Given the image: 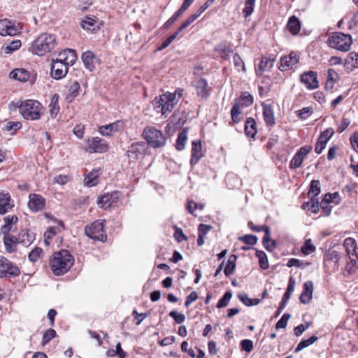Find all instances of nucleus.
<instances>
[{
	"mask_svg": "<svg viewBox=\"0 0 358 358\" xmlns=\"http://www.w3.org/2000/svg\"><path fill=\"white\" fill-rule=\"evenodd\" d=\"M9 107L10 110L19 108V111L23 117L29 120H36L40 119L43 110V108L41 103L33 99H28L24 101L11 102Z\"/></svg>",
	"mask_w": 358,
	"mask_h": 358,
	"instance_id": "f257e3e1",
	"label": "nucleus"
},
{
	"mask_svg": "<svg viewBox=\"0 0 358 358\" xmlns=\"http://www.w3.org/2000/svg\"><path fill=\"white\" fill-rule=\"evenodd\" d=\"M182 90L178 89L174 93L166 92L153 101L154 108L158 113L166 115L171 113L182 96Z\"/></svg>",
	"mask_w": 358,
	"mask_h": 358,
	"instance_id": "f03ea898",
	"label": "nucleus"
},
{
	"mask_svg": "<svg viewBox=\"0 0 358 358\" xmlns=\"http://www.w3.org/2000/svg\"><path fill=\"white\" fill-rule=\"evenodd\" d=\"M73 259L66 250L55 252L50 260L51 270L56 275L66 273L73 265Z\"/></svg>",
	"mask_w": 358,
	"mask_h": 358,
	"instance_id": "7ed1b4c3",
	"label": "nucleus"
},
{
	"mask_svg": "<svg viewBox=\"0 0 358 358\" xmlns=\"http://www.w3.org/2000/svg\"><path fill=\"white\" fill-rule=\"evenodd\" d=\"M55 46L54 35L42 34L32 43L33 52L42 56L50 52Z\"/></svg>",
	"mask_w": 358,
	"mask_h": 358,
	"instance_id": "20e7f679",
	"label": "nucleus"
},
{
	"mask_svg": "<svg viewBox=\"0 0 358 358\" xmlns=\"http://www.w3.org/2000/svg\"><path fill=\"white\" fill-rule=\"evenodd\" d=\"M142 136L153 148H162L166 145V138L164 134L154 127H145Z\"/></svg>",
	"mask_w": 358,
	"mask_h": 358,
	"instance_id": "39448f33",
	"label": "nucleus"
},
{
	"mask_svg": "<svg viewBox=\"0 0 358 358\" xmlns=\"http://www.w3.org/2000/svg\"><path fill=\"white\" fill-rule=\"evenodd\" d=\"M352 39L350 35L341 32H336L329 38L330 47L343 52H347L350 49Z\"/></svg>",
	"mask_w": 358,
	"mask_h": 358,
	"instance_id": "423d86ee",
	"label": "nucleus"
},
{
	"mask_svg": "<svg viewBox=\"0 0 358 358\" xmlns=\"http://www.w3.org/2000/svg\"><path fill=\"white\" fill-rule=\"evenodd\" d=\"M103 220H96L85 227V233L89 238L100 241H106V234L103 229Z\"/></svg>",
	"mask_w": 358,
	"mask_h": 358,
	"instance_id": "0eeeda50",
	"label": "nucleus"
},
{
	"mask_svg": "<svg viewBox=\"0 0 358 358\" xmlns=\"http://www.w3.org/2000/svg\"><path fill=\"white\" fill-rule=\"evenodd\" d=\"M20 275V268L15 263L0 256V278H15Z\"/></svg>",
	"mask_w": 358,
	"mask_h": 358,
	"instance_id": "6e6552de",
	"label": "nucleus"
},
{
	"mask_svg": "<svg viewBox=\"0 0 358 358\" xmlns=\"http://www.w3.org/2000/svg\"><path fill=\"white\" fill-rule=\"evenodd\" d=\"M87 144L91 152L103 153L107 152L108 150L107 141L99 137L89 138Z\"/></svg>",
	"mask_w": 358,
	"mask_h": 358,
	"instance_id": "1a4fd4ad",
	"label": "nucleus"
},
{
	"mask_svg": "<svg viewBox=\"0 0 358 358\" xmlns=\"http://www.w3.org/2000/svg\"><path fill=\"white\" fill-rule=\"evenodd\" d=\"M339 255L336 251L329 252L324 257V264L327 271L329 273L335 272L338 269Z\"/></svg>",
	"mask_w": 358,
	"mask_h": 358,
	"instance_id": "9d476101",
	"label": "nucleus"
},
{
	"mask_svg": "<svg viewBox=\"0 0 358 358\" xmlns=\"http://www.w3.org/2000/svg\"><path fill=\"white\" fill-rule=\"evenodd\" d=\"M68 72V66L61 62L52 59L51 64V75L56 80L64 78Z\"/></svg>",
	"mask_w": 358,
	"mask_h": 358,
	"instance_id": "9b49d317",
	"label": "nucleus"
},
{
	"mask_svg": "<svg viewBox=\"0 0 358 358\" xmlns=\"http://www.w3.org/2000/svg\"><path fill=\"white\" fill-rule=\"evenodd\" d=\"M29 199L28 206L31 211L38 212L43 209L45 200L41 195L30 194Z\"/></svg>",
	"mask_w": 358,
	"mask_h": 358,
	"instance_id": "f8f14e48",
	"label": "nucleus"
},
{
	"mask_svg": "<svg viewBox=\"0 0 358 358\" xmlns=\"http://www.w3.org/2000/svg\"><path fill=\"white\" fill-rule=\"evenodd\" d=\"M299 57L296 52H292L288 56L281 58L279 69L280 71H286L294 68L299 62Z\"/></svg>",
	"mask_w": 358,
	"mask_h": 358,
	"instance_id": "ddd939ff",
	"label": "nucleus"
},
{
	"mask_svg": "<svg viewBox=\"0 0 358 358\" xmlns=\"http://www.w3.org/2000/svg\"><path fill=\"white\" fill-rule=\"evenodd\" d=\"M120 199V192H113L107 193L99 198L98 203L101 208H107L113 203L118 201Z\"/></svg>",
	"mask_w": 358,
	"mask_h": 358,
	"instance_id": "4468645a",
	"label": "nucleus"
},
{
	"mask_svg": "<svg viewBox=\"0 0 358 358\" xmlns=\"http://www.w3.org/2000/svg\"><path fill=\"white\" fill-rule=\"evenodd\" d=\"M81 59L85 67L90 71H93L96 65L99 63V59L91 51H86L82 54Z\"/></svg>",
	"mask_w": 358,
	"mask_h": 358,
	"instance_id": "2eb2a0df",
	"label": "nucleus"
},
{
	"mask_svg": "<svg viewBox=\"0 0 358 358\" xmlns=\"http://www.w3.org/2000/svg\"><path fill=\"white\" fill-rule=\"evenodd\" d=\"M145 149V143L139 141L132 143L127 152V155L131 160H137L139 155H141Z\"/></svg>",
	"mask_w": 358,
	"mask_h": 358,
	"instance_id": "dca6fc26",
	"label": "nucleus"
},
{
	"mask_svg": "<svg viewBox=\"0 0 358 358\" xmlns=\"http://www.w3.org/2000/svg\"><path fill=\"white\" fill-rule=\"evenodd\" d=\"M123 122L116 121L113 123L99 127V132L103 136H109L113 133L120 131L123 127Z\"/></svg>",
	"mask_w": 358,
	"mask_h": 358,
	"instance_id": "f3484780",
	"label": "nucleus"
},
{
	"mask_svg": "<svg viewBox=\"0 0 358 358\" xmlns=\"http://www.w3.org/2000/svg\"><path fill=\"white\" fill-rule=\"evenodd\" d=\"M301 81L304 83L308 89L313 90L318 87L317 73L313 71L304 73L301 76Z\"/></svg>",
	"mask_w": 358,
	"mask_h": 358,
	"instance_id": "a211bd4d",
	"label": "nucleus"
},
{
	"mask_svg": "<svg viewBox=\"0 0 358 358\" xmlns=\"http://www.w3.org/2000/svg\"><path fill=\"white\" fill-rule=\"evenodd\" d=\"M190 164L192 166L196 164L203 156L202 146L200 141H194L192 143Z\"/></svg>",
	"mask_w": 358,
	"mask_h": 358,
	"instance_id": "6ab92c4d",
	"label": "nucleus"
},
{
	"mask_svg": "<svg viewBox=\"0 0 358 358\" xmlns=\"http://www.w3.org/2000/svg\"><path fill=\"white\" fill-rule=\"evenodd\" d=\"M343 246L345 248L346 253L348 255L350 259L352 261L355 262L357 257V253L356 251L357 245L354 238H347L344 241Z\"/></svg>",
	"mask_w": 358,
	"mask_h": 358,
	"instance_id": "aec40b11",
	"label": "nucleus"
},
{
	"mask_svg": "<svg viewBox=\"0 0 358 358\" xmlns=\"http://www.w3.org/2000/svg\"><path fill=\"white\" fill-rule=\"evenodd\" d=\"M313 283L312 281H307L304 283L303 291L300 295L301 303H308L313 298Z\"/></svg>",
	"mask_w": 358,
	"mask_h": 358,
	"instance_id": "412c9836",
	"label": "nucleus"
},
{
	"mask_svg": "<svg viewBox=\"0 0 358 358\" xmlns=\"http://www.w3.org/2000/svg\"><path fill=\"white\" fill-rule=\"evenodd\" d=\"M13 204L10 203V196L8 193L0 192V214H5L11 209Z\"/></svg>",
	"mask_w": 358,
	"mask_h": 358,
	"instance_id": "4be33fe9",
	"label": "nucleus"
},
{
	"mask_svg": "<svg viewBox=\"0 0 358 358\" xmlns=\"http://www.w3.org/2000/svg\"><path fill=\"white\" fill-rule=\"evenodd\" d=\"M19 243L25 247L29 246L35 239V235L32 232H29L27 229L21 231L18 236Z\"/></svg>",
	"mask_w": 358,
	"mask_h": 358,
	"instance_id": "5701e85b",
	"label": "nucleus"
},
{
	"mask_svg": "<svg viewBox=\"0 0 358 358\" xmlns=\"http://www.w3.org/2000/svg\"><path fill=\"white\" fill-rule=\"evenodd\" d=\"M196 93L199 96L206 99L208 95V86L206 80L200 78L196 83Z\"/></svg>",
	"mask_w": 358,
	"mask_h": 358,
	"instance_id": "b1692460",
	"label": "nucleus"
},
{
	"mask_svg": "<svg viewBox=\"0 0 358 358\" xmlns=\"http://www.w3.org/2000/svg\"><path fill=\"white\" fill-rule=\"evenodd\" d=\"M18 220L16 215H7L3 218L4 224L1 227V231L3 234H6L13 230V225Z\"/></svg>",
	"mask_w": 358,
	"mask_h": 358,
	"instance_id": "393cba45",
	"label": "nucleus"
},
{
	"mask_svg": "<svg viewBox=\"0 0 358 358\" xmlns=\"http://www.w3.org/2000/svg\"><path fill=\"white\" fill-rule=\"evenodd\" d=\"M248 227L255 231H264V236L263 237V245L264 248L268 251V226L264 225L262 227L257 226L254 224L252 222H250L248 223Z\"/></svg>",
	"mask_w": 358,
	"mask_h": 358,
	"instance_id": "a878e982",
	"label": "nucleus"
},
{
	"mask_svg": "<svg viewBox=\"0 0 358 358\" xmlns=\"http://www.w3.org/2000/svg\"><path fill=\"white\" fill-rule=\"evenodd\" d=\"M234 103L242 108L250 106L253 103L252 96L248 92L242 93L239 98L235 99Z\"/></svg>",
	"mask_w": 358,
	"mask_h": 358,
	"instance_id": "bb28decb",
	"label": "nucleus"
},
{
	"mask_svg": "<svg viewBox=\"0 0 358 358\" xmlns=\"http://www.w3.org/2000/svg\"><path fill=\"white\" fill-rule=\"evenodd\" d=\"M3 243L6 251L10 253L16 251V245L20 243L17 237L9 235L4 236Z\"/></svg>",
	"mask_w": 358,
	"mask_h": 358,
	"instance_id": "cd10ccee",
	"label": "nucleus"
},
{
	"mask_svg": "<svg viewBox=\"0 0 358 358\" xmlns=\"http://www.w3.org/2000/svg\"><path fill=\"white\" fill-rule=\"evenodd\" d=\"M188 128H183L182 130L178 134L176 143V150L181 151L185 148V144L187 141Z\"/></svg>",
	"mask_w": 358,
	"mask_h": 358,
	"instance_id": "c85d7f7f",
	"label": "nucleus"
},
{
	"mask_svg": "<svg viewBox=\"0 0 358 358\" xmlns=\"http://www.w3.org/2000/svg\"><path fill=\"white\" fill-rule=\"evenodd\" d=\"M10 76L19 81L26 82L29 80V73L24 69H17L11 71Z\"/></svg>",
	"mask_w": 358,
	"mask_h": 358,
	"instance_id": "c756f323",
	"label": "nucleus"
},
{
	"mask_svg": "<svg viewBox=\"0 0 358 358\" xmlns=\"http://www.w3.org/2000/svg\"><path fill=\"white\" fill-rule=\"evenodd\" d=\"M287 28L293 35L297 34L301 30L299 20L295 16H292L288 20Z\"/></svg>",
	"mask_w": 358,
	"mask_h": 358,
	"instance_id": "7c9ffc66",
	"label": "nucleus"
},
{
	"mask_svg": "<svg viewBox=\"0 0 358 358\" xmlns=\"http://www.w3.org/2000/svg\"><path fill=\"white\" fill-rule=\"evenodd\" d=\"M245 132L247 136L254 137L257 133L256 122L254 119L248 118L245 123Z\"/></svg>",
	"mask_w": 358,
	"mask_h": 358,
	"instance_id": "2f4dec72",
	"label": "nucleus"
},
{
	"mask_svg": "<svg viewBox=\"0 0 358 358\" xmlns=\"http://www.w3.org/2000/svg\"><path fill=\"white\" fill-rule=\"evenodd\" d=\"M302 208L307 211L317 213L319 211V203L317 199L312 197L310 201L303 203Z\"/></svg>",
	"mask_w": 358,
	"mask_h": 358,
	"instance_id": "473e14b6",
	"label": "nucleus"
},
{
	"mask_svg": "<svg viewBox=\"0 0 358 358\" xmlns=\"http://www.w3.org/2000/svg\"><path fill=\"white\" fill-rule=\"evenodd\" d=\"M236 255H231L229 257L227 264L224 269V273L226 276H229L234 273V269L236 268Z\"/></svg>",
	"mask_w": 358,
	"mask_h": 358,
	"instance_id": "72a5a7b5",
	"label": "nucleus"
},
{
	"mask_svg": "<svg viewBox=\"0 0 358 358\" xmlns=\"http://www.w3.org/2000/svg\"><path fill=\"white\" fill-rule=\"evenodd\" d=\"M243 108L238 106V104L234 103V106L231 110V116L234 123H238L243 119L242 110Z\"/></svg>",
	"mask_w": 358,
	"mask_h": 358,
	"instance_id": "f704fd0d",
	"label": "nucleus"
},
{
	"mask_svg": "<svg viewBox=\"0 0 358 358\" xmlns=\"http://www.w3.org/2000/svg\"><path fill=\"white\" fill-rule=\"evenodd\" d=\"M58 99L59 96L57 94H55L49 104L50 113L52 117H55L59 110Z\"/></svg>",
	"mask_w": 358,
	"mask_h": 358,
	"instance_id": "c9c22d12",
	"label": "nucleus"
},
{
	"mask_svg": "<svg viewBox=\"0 0 358 358\" xmlns=\"http://www.w3.org/2000/svg\"><path fill=\"white\" fill-rule=\"evenodd\" d=\"M318 340V337L316 336H312L311 337H310L308 339H305V340H302L299 344L298 345L296 346L294 352H300L301 350H302L303 349H304L305 348H307L308 347L309 345H312L313 343H314L315 341H317Z\"/></svg>",
	"mask_w": 358,
	"mask_h": 358,
	"instance_id": "e433bc0d",
	"label": "nucleus"
},
{
	"mask_svg": "<svg viewBox=\"0 0 358 358\" xmlns=\"http://www.w3.org/2000/svg\"><path fill=\"white\" fill-rule=\"evenodd\" d=\"M338 75L337 72L334 69L328 70L327 79L326 82V87L332 89L334 83L337 81Z\"/></svg>",
	"mask_w": 358,
	"mask_h": 358,
	"instance_id": "4c0bfd02",
	"label": "nucleus"
},
{
	"mask_svg": "<svg viewBox=\"0 0 358 358\" xmlns=\"http://www.w3.org/2000/svg\"><path fill=\"white\" fill-rule=\"evenodd\" d=\"M98 171H92L87 174L84 179L85 185L88 187H93L97 184Z\"/></svg>",
	"mask_w": 358,
	"mask_h": 358,
	"instance_id": "58836bf2",
	"label": "nucleus"
},
{
	"mask_svg": "<svg viewBox=\"0 0 358 358\" xmlns=\"http://www.w3.org/2000/svg\"><path fill=\"white\" fill-rule=\"evenodd\" d=\"M256 257L259 259V266L263 269L268 268V262L267 259L266 254L262 250H256Z\"/></svg>",
	"mask_w": 358,
	"mask_h": 358,
	"instance_id": "ea45409f",
	"label": "nucleus"
},
{
	"mask_svg": "<svg viewBox=\"0 0 358 358\" xmlns=\"http://www.w3.org/2000/svg\"><path fill=\"white\" fill-rule=\"evenodd\" d=\"M66 62L64 63L67 66H72L77 59L76 52L73 49H66Z\"/></svg>",
	"mask_w": 358,
	"mask_h": 358,
	"instance_id": "a19ab883",
	"label": "nucleus"
},
{
	"mask_svg": "<svg viewBox=\"0 0 358 358\" xmlns=\"http://www.w3.org/2000/svg\"><path fill=\"white\" fill-rule=\"evenodd\" d=\"M320 193V182L318 180H314L311 182L308 191V196H317Z\"/></svg>",
	"mask_w": 358,
	"mask_h": 358,
	"instance_id": "79ce46f5",
	"label": "nucleus"
},
{
	"mask_svg": "<svg viewBox=\"0 0 358 358\" xmlns=\"http://www.w3.org/2000/svg\"><path fill=\"white\" fill-rule=\"evenodd\" d=\"M339 199V194L335 192L334 194H326L323 198V204H330L331 203H337Z\"/></svg>",
	"mask_w": 358,
	"mask_h": 358,
	"instance_id": "37998d69",
	"label": "nucleus"
},
{
	"mask_svg": "<svg viewBox=\"0 0 358 358\" xmlns=\"http://www.w3.org/2000/svg\"><path fill=\"white\" fill-rule=\"evenodd\" d=\"M301 251L304 255H310L315 251V247L310 239L306 240L301 248Z\"/></svg>",
	"mask_w": 358,
	"mask_h": 358,
	"instance_id": "c03bdc74",
	"label": "nucleus"
},
{
	"mask_svg": "<svg viewBox=\"0 0 358 358\" xmlns=\"http://www.w3.org/2000/svg\"><path fill=\"white\" fill-rule=\"evenodd\" d=\"M232 297V293L231 291L226 292L224 296L219 300L217 308H221L227 306L230 299Z\"/></svg>",
	"mask_w": 358,
	"mask_h": 358,
	"instance_id": "a18cd8bd",
	"label": "nucleus"
},
{
	"mask_svg": "<svg viewBox=\"0 0 358 358\" xmlns=\"http://www.w3.org/2000/svg\"><path fill=\"white\" fill-rule=\"evenodd\" d=\"M255 1L256 0H245V8L243 10V13L245 17L250 16L252 13Z\"/></svg>",
	"mask_w": 358,
	"mask_h": 358,
	"instance_id": "49530a36",
	"label": "nucleus"
},
{
	"mask_svg": "<svg viewBox=\"0 0 358 358\" xmlns=\"http://www.w3.org/2000/svg\"><path fill=\"white\" fill-rule=\"evenodd\" d=\"M233 62H234V64L235 67L236 68L237 71H245V64L238 54L236 53L234 55Z\"/></svg>",
	"mask_w": 358,
	"mask_h": 358,
	"instance_id": "de8ad7c7",
	"label": "nucleus"
},
{
	"mask_svg": "<svg viewBox=\"0 0 358 358\" xmlns=\"http://www.w3.org/2000/svg\"><path fill=\"white\" fill-rule=\"evenodd\" d=\"M184 12L180 8L164 24L163 27L164 29H168L172 25L178 18L181 16Z\"/></svg>",
	"mask_w": 358,
	"mask_h": 358,
	"instance_id": "09e8293b",
	"label": "nucleus"
},
{
	"mask_svg": "<svg viewBox=\"0 0 358 358\" xmlns=\"http://www.w3.org/2000/svg\"><path fill=\"white\" fill-rule=\"evenodd\" d=\"M56 331L53 329H49L47 330L43 336L42 345H45L48 343L51 339L56 336Z\"/></svg>",
	"mask_w": 358,
	"mask_h": 358,
	"instance_id": "8fccbe9b",
	"label": "nucleus"
},
{
	"mask_svg": "<svg viewBox=\"0 0 358 358\" xmlns=\"http://www.w3.org/2000/svg\"><path fill=\"white\" fill-rule=\"evenodd\" d=\"M334 134V129L331 127H329V128L326 129L324 131H322L320 134L319 138H320V140L323 141L324 142L327 143L328 141L333 136Z\"/></svg>",
	"mask_w": 358,
	"mask_h": 358,
	"instance_id": "3c124183",
	"label": "nucleus"
},
{
	"mask_svg": "<svg viewBox=\"0 0 358 358\" xmlns=\"http://www.w3.org/2000/svg\"><path fill=\"white\" fill-rule=\"evenodd\" d=\"M80 88V84L77 81L73 82L69 88L68 96L71 98H75L78 95Z\"/></svg>",
	"mask_w": 358,
	"mask_h": 358,
	"instance_id": "603ef678",
	"label": "nucleus"
},
{
	"mask_svg": "<svg viewBox=\"0 0 358 358\" xmlns=\"http://www.w3.org/2000/svg\"><path fill=\"white\" fill-rule=\"evenodd\" d=\"M21 46V41L20 40L13 41L9 43L5 48V52L10 53L15 50H18Z\"/></svg>",
	"mask_w": 358,
	"mask_h": 358,
	"instance_id": "864d4df0",
	"label": "nucleus"
},
{
	"mask_svg": "<svg viewBox=\"0 0 358 358\" xmlns=\"http://www.w3.org/2000/svg\"><path fill=\"white\" fill-rule=\"evenodd\" d=\"M238 239L241 241L244 242L245 243L250 245H254L257 242V237L255 235H245L243 236H240Z\"/></svg>",
	"mask_w": 358,
	"mask_h": 358,
	"instance_id": "5fc2aeb1",
	"label": "nucleus"
},
{
	"mask_svg": "<svg viewBox=\"0 0 358 358\" xmlns=\"http://www.w3.org/2000/svg\"><path fill=\"white\" fill-rule=\"evenodd\" d=\"M303 161V158L297 152L292 157L289 166L291 169H296L299 167Z\"/></svg>",
	"mask_w": 358,
	"mask_h": 358,
	"instance_id": "6e6d98bb",
	"label": "nucleus"
},
{
	"mask_svg": "<svg viewBox=\"0 0 358 358\" xmlns=\"http://www.w3.org/2000/svg\"><path fill=\"white\" fill-rule=\"evenodd\" d=\"M268 63V58L262 57L259 64L256 69V73L258 76H260L263 74V72L265 71V69Z\"/></svg>",
	"mask_w": 358,
	"mask_h": 358,
	"instance_id": "4d7b16f0",
	"label": "nucleus"
},
{
	"mask_svg": "<svg viewBox=\"0 0 358 358\" xmlns=\"http://www.w3.org/2000/svg\"><path fill=\"white\" fill-rule=\"evenodd\" d=\"M169 316L171 317L178 324H181L185 320V315L182 313H179L176 310L171 311L169 313Z\"/></svg>",
	"mask_w": 358,
	"mask_h": 358,
	"instance_id": "13d9d810",
	"label": "nucleus"
},
{
	"mask_svg": "<svg viewBox=\"0 0 358 358\" xmlns=\"http://www.w3.org/2000/svg\"><path fill=\"white\" fill-rule=\"evenodd\" d=\"M289 318L290 315L289 313H285L280 320L276 323L275 328L277 329L285 328Z\"/></svg>",
	"mask_w": 358,
	"mask_h": 358,
	"instance_id": "bf43d9fd",
	"label": "nucleus"
},
{
	"mask_svg": "<svg viewBox=\"0 0 358 358\" xmlns=\"http://www.w3.org/2000/svg\"><path fill=\"white\" fill-rule=\"evenodd\" d=\"M95 22H96L95 20H94L91 17H87L85 20H83L82 21L81 27L84 29L90 30L94 26Z\"/></svg>",
	"mask_w": 358,
	"mask_h": 358,
	"instance_id": "052dcab7",
	"label": "nucleus"
},
{
	"mask_svg": "<svg viewBox=\"0 0 358 358\" xmlns=\"http://www.w3.org/2000/svg\"><path fill=\"white\" fill-rule=\"evenodd\" d=\"M42 249L40 248H35L29 254V259L31 262H35L38 260L40 257V255L42 252Z\"/></svg>",
	"mask_w": 358,
	"mask_h": 358,
	"instance_id": "680f3d73",
	"label": "nucleus"
},
{
	"mask_svg": "<svg viewBox=\"0 0 358 358\" xmlns=\"http://www.w3.org/2000/svg\"><path fill=\"white\" fill-rule=\"evenodd\" d=\"M57 233V228L54 227H49L47 231L44 234L45 236V242L47 245L49 244L48 240L51 239L53 236H55Z\"/></svg>",
	"mask_w": 358,
	"mask_h": 358,
	"instance_id": "e2e57ef3",
	"label": "nucleus"
},
{
	"mask_svg": "<svg viewBox=\"0 0 358 358\" xmlns=\"http://www.w3.org/2000/svg\"><path fill=\"white\" fill-rule=\"evenodd\" d=\"M241 346L242 350L250 352L253 349V343L251 340L245 339L241 342Z\"/></svg>",
	"mask_w": 358,
	"mask_h": 358,
	"instance_id": "0e129e2a",
	"label": "nucleus"
},
{
	"mask_svg": "<svg viewBox=\"0 0 358 358\" xmlns=\"http://www.w3.org/2000/svg\"><path fill=\"white\" fill-rule=\"evenodd\" d=\"M212 226L206 225L204 224H200L198 227L199 236L205 237L208 232L212 229Z\"/></svg>",
	"mask_w": 358,
	"mask_h": 358,
	"instance_id": "69168bd1",
	"label": "nucleus"
},
{
	"mask_svg": "<svg viewBox=\"0 0 358 358\" xmlns=\"http://www.w3.org/2000/svg\"><path fill=\"white\" fill-rule=\"evenodd\" d=\"M348 61L349 63L352 62V66L357 68L358 67V53L352 52L348 55Z\"/></svg>",
	"mask_w": 358,
	"mask_h": 358,
	"instance_id": "338daca9",
	"label": "nucleus"
},
{
	"mask_svg": "<svg viewBox=\"0 0 358 358\" xmlns=\"http://www.w3.org/2000/svg\"><path fill=\"white\" fill-rule=\"evenodd\" d=\"M350 142L354 150L358 153V131L355 132L350 137Z\"/></svg>",
	"mask_w": 358,
	"mask_h": 358,
	"instance_id": "774afa93",
	"label": "nucleus"
}]
</instances>
